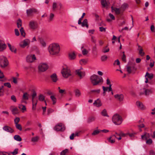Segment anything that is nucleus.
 Returning a JSON list of instances; mask_svg holds the SVG:
<instances>
[{
    "label": "nucleus",
    "mask_w": 155,
    "mask_h": 155,
    "mask_svg": "<svg viewBox=\"0 0 155 155\" xmlns=\"http://www.w3.org/2000/svg\"><path fill=\"white\" fill-rule=\"evenodd\" d=\"M60 50V46L58 43H52L50 45L48 48L49 51L52 55L57 54L59 53Z\"/></svg>",
    "instance_id": "obj_1"
},
{
    "label": "nucleus",
    "mask_w": 155,
    "mask_h": 155,
    "mask_svg": "<svg viewBox=\"0 0 155 155\" xmlns=\"http://www.w3.org/2000/svg\"><path fill=\"white\" fill-rule=\"evenodd\" d=\"M91 83L94 86L98 85L100 83L103 82V79L101 77H99L96 75H93L90 77Z\"/></svg>",
    "instance_id": "obj_2"
},
{
    "label": "nucleus",
    "mask_w": 155,
    "mask_h": 155,
    "mask_svg": "<svg viewBox=\"0 0 155 155\" xmlns=\"http://www.w3.org/2000/svg\"><path fill=\"white\" fill-rule=\"evenodd\" d=\"M112 120L113 123L116 125H120L122 122L121 117L117 114H115L113 115Z\"/></svg>",
    "instance_id": "obj_3"
},
{
    "label": "nucleus",
    "mask_w": 155,
    "mask_h": 155,
    "mask_svg": "<svg viewBox=\"0 0 155 155\" xmlns=\"http://www.w3.org/2000/svg\"><path fill=\"white\" fill-rule=\"evenodd\" d=\"M130 65L129 66L127 65L126 66L127 70L129 74H130L132 72H133L134 73H135V71L136 70V68L135 67V63H129Z\"/></svg>",
    "instance_id": "obj_4"
},
{
    "label": "nucleus",
    "mask_w": 155,
    "mask_h": 155,
    "mask_svg": "<svg viewBox=\"0 0 155 155\" xmlns=\"http://www.w3.org/2000/svg\"><path fill=\"white\" fill-rule=\"evenodd\" d=\"M8 62L7 59L5 56H0V66L2 68L6 67L8 65Z\"/></svg>",
    "instance_id": "obj_5"
},
{
    "label": "nucleus",
    "mask_w": 155,
    "mask_h": 155,
    "mask_svg": "<svg viewBox=\"0 0 155 155\" xmlns=\"http://www.w3.org/2000/svg\"><path fill=\"white\" fill-rule=\"evenodd\" d=\"M61 72L63 77L65 78H67L71 75L70 69L67 67L64 68Z\"/></svg>",
    "instance_id": "obj_6"
},
{
    "label": "nucleus",
    "mask_w": 155,
    "mask_h": 155,
    "mask_svg": "<svg viewBox=\"0 0 155 155\" xmlns=\"http://www.w3.org/2000/svg\"><path fill=\"white\" fill-rule=\"evenodd\" d=\"M39 70L41 72L46 71L48 68L47 64L45 63H41L38 67Z\"/></svg>",
    "instance_id": "obj_7"
},
{
    "label": "nucleus",
    "mask_w": 155,
    "mask_h": 155,
    "mask_svg": "<svg viewBox=\"0 0 155 155\" xmlns=\"http://www.w3.org/2000/svg\"><path fill=\"white\" fill-rule=\"evenodd\" d=\"M29 26L31 29H35L37 28L38 24L36 21H31L29 23Z\"/></svg>",
    "instance_id": "obj_8"
},
{
    "label": "nucleus",
    "mask_w": 155,
    "mask_h": 155,
    "mask_svg": "<svg viewBox=\"0 0 155 155\" xmlns=\"http://www.w3.org/2000/svg\"><path fill=\"white\" fill-rule=\"evenodd\" d=\"M54 129L57 131H62L65 130V128L61 124H60L55 126Z\"/></svg>",
    "instance_id": "obj_9"
},
{
    "label": "nucleus",
    "mask_w": 155,
    "mask_h": 155,
    "mask_svg": "<svg viewBox=\"0 0 155 155\" xmlns=\"http://www.w3.org/2000/svg\"><path fill=\"white\" fill-rule=\"evenodd\" d=\"M26 59L27 62H32L36 59V58L34 54H31L28 55Z\"/></svg>",
    "instance_id": "obj_10"
},
{
    "label": "nucleus",
    "mask_w": 155,
    "mask_h": 155,
    "mask_svg": "<svg viewBox=\"0 0 155 155\" xmlns=\"http://www.w3.org/2000/svg\"><path fill=\"white\" fill-rule=\"evenodd\" d=\"M37 12L36 9L34 8H31L26 10V13L28 16H31L33 15V14L36 13Z\"/></svg>",
    "instance_id": "obj_11"
},
{
    "label": "nucleus",
    "mask_w": 155,
    "mask_h": 155,
    "mask_svg": "<svg viewBox=\"0 0 155 155\" xmlns=\"http://www.w3.org/2000/svg\"><path fill=\"white\" fill-rule=\"evenodd\" d=\"M30 42L29 39H25L23 41L22 43L20 44V46L22 48H24L30 44Z\"/></svg>",
    "instance_id": "obj_12"
},
{
    "label": "nucleus",
    "mask_w": 155,
    "mask_h": 155,
    "mask_svg": "<svg viewBox=\"0 0 155 155\" xmlns=\"http://www.w3.org/2000/svg\"><path fill=\"white\" fill-rule=\"evenodd\" d=\"M82 69V68H81L79 69L76 71V74L80 77L81 78H82L85 75V72L81 70Z\"/></svg>",
    "instance_id": "obj_13"
},
{
    "label": "nucleus",
    "mask_w": 155,
    "mask_h": 155,
    "mask_svg": "<svg viewBox=\"0 0 155 155\" xmlns=\"http://www.w3.org/2000/svg\"><path fill=\"white\" fill-rule=\"evenodd\" d=\"M3 130L10 133H12L14 131V129L7 125L4 126L3 127Z\"/></svg>",
    "instance_id": "obj_14"
},
{
    "label": "nucleus",
    "mask_w": 155,
    "mask_h": 155,
    "mask_svg": "<svg viewBox=\"0 0 155 155\" xmlns=\"http://www.w3.org/2000/svg\"><path fill=\"white\" fill-rule=\"evenodd\" d=\"M114 97L116 99L120 102L123 101L124 99V96L122 94H115Z\"/></svg>",
    "instance_id": "obj_15"
},
{
    "label": "nucleus",
    "mask_w": 155,
    "mask_h": 155,
    "mask_svg": "<svg viewBox=\"0 0 155 155\" xmlns=\"http://www.w3.org/2000/svg\"><path fill=\"white\" fill-rule=\"evenodd\" d=\"M10 109L12 114L14 115L18 114L19 113L18 109L16 107H14L13 106H11L10 107Z\"/></svg>",
    "instance_id": "obj_16"
},
{
    "label": "nucleus",
    "mask_w": 155,
    "mask_h": 155,
    "mask_svg": "<svg viewBox=\"0 0 155 155\" xmlns=\"http://www.w3.org/2000/svg\"><path fill=\"white\" fill-rule=\"evenodd\" d=\"M6 48V45L4 41L0 40V51H2Z\"/></svg>",
    "instance_id": "obj_17"
},
{
    "label": "nucleus",
    "mask_w": 155,
    "mask_h": 155,
    "mask_svg": "<svg viewBox=\"0 0 155 155\" xmlns=\"http://www.w3.org/2000/svg\"><path fill=\"white\" fill-rule=\"evenodd\" d=\"M112 11V12H114L116 15H119L120 14L121 11L119 8L115 7H113V6L111 7Z\"/></svg>",
    "instance_id": "obj_18"
},
{
    "label": "nucleus",
    "mask_w": 155,
    "mask_h": 155,
    "mask_svg": "<svg viewBox=\"0 0 155 155\" xmlns=\"http://www.w3.org/2000/svg\"><path fill=\"white\" fill-rule=\"evenodd\" d=\"M136 105L138 108L140 109L143 110L145 108L143 104L139 101H137L136 102Z\"/></svg>",
    "instance_id": "obj_19"
},
{
    "label": "nucleus",
    "mask_w": 155,
    "mask_h": 155,
    "mask_svg": "<svg viewBox=\"0 0 155 155\" xmlns=\"http://www.w3.org/2000/svg\"><path fill=\"white\" fill-rule=\"evenodd\" d=\"M52 81L54 82H56L58 80L57 76L55 73H54L50 76Z\"/></svg>",
    "instance_id": "obj_20"
},
{
    "label": "nucleus",
    "mask_w": 155,
    "mask_h": 155,
    "mask_svg": "<svg viewBox=\"0 0 155 155\" xmlns=\"http://www.w3.org/2000/svg\"><path fill=\"white\" fill-rule=\"evenodd\" d=\"M38 40L42 47L44 48L46 46V43L43 38H39Z\"/></svg>",
    "instance_id": "obj_21"
},
{
    "label": "nucleus",
    "mask_w": 155,
    "mask_h": 155,
    "mask_svg": "<svg viewBox=\"0 0 155 155\" xmlns=\"http://www.w3.org/2000/svg\"><path fill=\"white\" fill-rule=\"evenodd\" d=\"M94 104L97 107H100L102 105V103L99 99H97L94 103Z\"/></svg>",
    "instance_id": "obj_22"
},
{
    "label": "nucleus",
    "mask_w": 155,
    "mask_h": 155,
    "mask_svg": "<svg viewBox=\"0 0 155 155\" xmlns=\"http://www.w3.org/2000/svg\"><path fill=\"white\" fill-rule=\"evenodd\" d=\"M68 58L70 60H74L76 58V55L74 52H70L68 54Z\"/></svg>",
    "instance_id": "obj_23"
},
{
    "label": "nucleus",
    "mask_w": 155,
    "mask_h": 155,
    "mask_svg": "<svg viewBox=\"0 0 155 155\" xmlns=\"http://www.w3.org/2000/svg\"><path fill=\"white\" fill-rule=\"evenodd\" d=\"M111 85H112L111 84H110L109 87H105L104 86L102 87L103 89V91H112V89L111 88Z\"/></svg>",
    "instance_id": "obj_24"
},
{
    "label": "nucleus",
    "mask_w": 155,
    "mask_h": 155,
    "mask_svg": "<svg viewBox=\"0 0 155 155\" xmlns=\"http://www.w3.org/2000/svg\"><path fill=\"white\" fill-rule=\"evenodd\" d=\"M138 45V48L137 49V50L139 51V54L141 56H143L145 54V53L143 51V49L140 46L138 45Z\"/></svg>",
    "instance_id": "obj_25"
},
{
    "label": "nucleus",
    "mask_w": 155,
    "mask_h": 155,
    "mask_svg": "<svg viewBox=\"0 0 155 155\" xmlns=\"http://www.w3.org/2000/svg\"><path fill=\"white\" fill-rule=\"evenodd\" d=\"M150 137V134L149 133H145L144 135L141 136V138L143 140H147Z\"/></svg>",
    "instance_id": "obj_26"
},
{
    "label": "nucleus",
    "mask_w": 155,
    "mask_h": 155,
    "mask_svg": "<svg viewBox=\"0 0 155 155\" xmlns=\"http://www.w3.org/2000/svg\"><path fill=\"white\" fill-rule=\"evenodd\" d=\"M8 45L10 50L11 51L16 53V48L14 46H12L9 43H8Z\"/></svg>",
    "instance_id": "obj_27"
},
{
    "label": "nucleus",
    "mask_w": 155,
    "mask_h": 155,
    "mask_svg": "<svg viewBox=\"0 0 155 155\" xmlns=\"http://www.w3.org/2000/svg\"><path fill=\"white\" fill-rule=\"evenodd\" d=\"M81 26L83 27L85 26L87 28H88V25L87 24V19H85L81 24Z\"/></svg>",
    "instance_id": "obj_28"
},
{
    "label": "nucleus",
    "mask_w": 155,
    "mask_h": 155,
    "mask_svg": "<svg viewBox=\"0 0 155 155\" xmlns=\"http://www.w3.org/2000/svg\"><path fill=\"white\" fill-rule=\"evenodd\" d=\"M74 92L75 93V96L76 97H79L81 95V92L78 89H76L74 90Z\"/></svg>",
    "instance_id": "obj_29"
},
{
    "label": "nucleus",
    "mask_w": 155,
    "mask_h": 155,
    "mask_svg": "<svg viewBox=\"0 0 155 155\" xmlns=\"http://www.w3.org/2000/svg\"><path fill=\"white\" fill-rule=\"evenodd\" d=\"M95 118L93 116H91L89 117L87 120V122L88 123H91L92 122L94 121Z\"/></svg>",
    "instance_id": "obj_30"
},
{
    "label": "nucleus",
    "mask_w": 155,
    "mask_h": 155,
    "mask_svg": "<svg viewBox=\"0 0 155 155\" xmlns=\"http://www.w3.org/2000/svg\"><path fill=\"white\" fill-rule=\"evenodd\" d=\"M101 4L103 7H107L108 5L106 0H101Z\"/></svg>",
    "instance_id": "obj_31"
},
{
    "label": "nucleus",
    "mask_w": 155,
    "mask_h": 155,
    "mask_svg": "<svg viewBox=\"0 0 155 155\" xmlns=\"http://www.w3.org/2000/svg\"><path fill=\"white\" fill-rule=\"evenodd\" d=\"M128 7V5L125 3L123 4L120 7L121 10H122L123 11L125 10V9Z\"/></svg>",
    "instance_id": "obj_32"
},
{
    "label": "nucleus",
    "mask_w": 155,
    "mask_h": 155,
    "mask_svg": "<svg viewBox=\"0 0 155 155\" xmlns=\"http://www.w3.org/2000/svg\"><path fill=\"white\" fill-rule=\"evenodd\" d=\"M14 138L15 140L18 141H21L22 140L21 137L19 135H15L14 136Z\"/></svg>",
    "instance_id": "obj_33"
},
{
    "label": "nucleus",
    "mask_w": 155,
    "mask_h": 155,
    "mask_svg": "<svg viewBox=\"0 0 155 155\" xmlns=\"http://www.w3.org/2000/svg\"><path fill=\"white\" fill-rule=\"evenodd\" d=\"M113 137H112V135L108 139V141L112 143H114L115 142V139L114 138H113Z\"/></svg>",
    "instance_id": "obj_34"
},
{
    "label": "nucleus",
    "mask_w": 155,
    "mask_h": 155,
    "mask_svg": "<svg viewBox=\"0 0 155 155\" xmlns=\"http://www.w3.org/2000/svg\"><path fill=\"white\" fill-rule=\"evenodd\" d=\"M45 97L42 94H41L38 96V100L40 101H45Z\"/></svg>",
    "instance_id": "obj_35"
},
{
    "label": "nucleus",
    "mask_w": 155,
    "mask_h": 155,
    "mask_svg": "<svg viewBox=\"0 0 155 155\" xmlns=\"http://www.w3.org/2000/svg\"><path fill=\"white\" fill-rule=\"evenodd\" d=\"M28 94L27 93H25L23 94L22 98L25 100H28Z\"/></svg>",
    "instance_id": "obj_36"
},
{
    "label": "nucleus",
    "mask_w": 155,
    "mask_h": 155,
    "mask_svg": "<svg viewBox=\"0 0 155 155\" xmlns=\"http://www.w3.org/2000/svg\"><path fill=\"white\" fill-rule=\"evenodd\" d=\"M147 76V77L150 79H151L153 78V74H150L148 72H147L146 73L145 77Z\"/></svg>",
    "instance_id": "obj_37"
},
{
    "label": "nucleus",
    "mask_w": 155,
    "mask_h": 155,
    "mask_svg": "<svg viewBox=\"0 0 155 155\" xmlns=\"http://www.w3.org/2000/svg\"><path fill=\"white\" fill-rule=\"evenodd\" d=\"M39 137L38 136H36L32 138L31 141L33 142H37L38 140Z\"/></svg>",
    "instance_id": "obj_38"
},
{
    "label": "nucleus",
    "mask_w": 155,
    "mask_h": 155,
    "mask_svg": "<svg viewBox=\"0 0 155 155\" xmlns=\"http://www.w3.org/2000/svg\"><path fill=\"white\" fill-rule=\"evenodd\" d=\"M50 98L53 101V104H54L56 102V98L54 96H51L50 97Z\"/></svg>",
    "instance_id": "obj_39"
},
{
    "label": "nucleus",
    "mask_w": 155,
    "mask_h": 155,
    "mask_svg": "<svg viewBox=\"0 0 155 155\" xmlns=\"http://www.w3.org/2000/svg\"><path fill=\"white\" fill-rule=\"evenodd\" d=\"M57 8V4L56 2H54L52 5V10L55 11Z\"/></svg>",
    "instance_id": "obj_40"
},
{
    "label": "nucleus",
    "mask_w": 155,
    "mask_h": 155,
    "mask_svg": "<svg viewBox=\"0 0 155 155\" xmlns=\"http://www.w3.org/2000/svg\"><path fill=\"white\" fill-rule=\"evenodd\" d=\"M101 114L102 115L104 116L108 117L107 113V111L105 109H104L103 110Z\"/></svg>",
    "instance_id": "obj_41"
},
{
    "label": "nucleus",
    "mask_w": 155,
    "mask_h": 155,
    "mask_svg": "<svg viewBox=\"0 0 155 155\" xmlns=\"http://www.w3.org/2000/svg\"><path fill=\"white\" fill-rule=\"evenodd\" d=\"M15 126L16 128L19 130L20 131H21L22 129V127L21 124H15Z\"/></svg>",
    "instance_id": "obj_42"
},
{
    "label": "nucleus",
    "mask_w": 155,
    "mask_h": 155,
    "mask_svg": "<svg viewBox=\"0 0 155 155\" xmlns=\"http://www.w3.org/2000/svg\"><path fill=\"white\" fill-rule=\"evenodd\" d=\"M151 91L150 89L145 90L144 91L145 94L147 96L150 93H151Z\"/></svg>",
    "instance_id": "obj_43"
},
{
    "label": "nucleus",
    "mask_w": 155,
    "mask_h": 155,
    "mask_svg": "<svg viewBox=\"0 0 155 155\" xmlns=\"http://www.w3.org/2000/svg\"><path fill=\"white\" fill-rule=\"evenodd\" d=\"M109 51V48L107 47V46H106L104 47L102 50V51L104 53H106L108 52Z\"/></svg>",
    "instance_id": "obj_44"
},
{
    "label": "nucleus",
    "mask_w": 155,
    "mask_h": 155,
    "mask_svg": "<svg viewBox=\"0 0 155 155\" xmlns=\"http://www.w3.org/2000/svg\"><path fill=\"white\" fill-rule=\"evenodd\" d=\"M107 56L104 55L101 56V61H106L107 59Z\"/></svg>",
    "instance_id": "obj_45"
},
{
    "label": "nucleus",
    "mask_w": 155,
    "mask_h": 155,
    "mask_svg": "<svg viewBox=\"0 0 155 155\" xmlns=\"http://www.w3.org/2000/svg\"><path fill=\"white\" fill-rule=\"evenodd\" d=\"M21 21L20 19H18L17 23V25L18 27V28H19L20 27H21Z\"/></svg>",
    "instance_id": "obj_46"
},
{
    "label": "nucleus",
    "mask_w": 155,
    "mask_h": 155,
    "mask_svg": "<svg viewBox=\"0 0 155 155\" xmlns=\"http://www.w3.org/2000/svg\"><path fill=\"white\" fill-rule=\"evenodd\" d=\"M20 31L21 32V35L23 37H25V33L24 32L23 28L21 27L20 29Z\"/></svg>",
    "instance_id": "obj_47"
},
{
    "label": "nucleus",
    "mask_w": 155,
    "mask_h": 155,
    "mask_svg": "<svg viewBox=\"0 0 155 155\" xmlns=\"http://www.w3.org/2000/svg\"><path fill=\"white\" fill-rule=\"evenodd\" d=\"M101 132L100 130H94L93 132L92 133V135H96L98 134L100 132Z\"/></svg>",
    "instance_id": "obj_48"
},
{
    "label": "nucleus",
    "mask_w": 155,
    "mask_h": 155,
    "mask_svg": "<svg viewBox=\"0 0 155 155\" xmlns=\"http://www.w3.org/2000/svg\"><path fill=\"white\" fill-rule=\"evenodd\" d=\"M37 95V93H36L34 91L33 92V93L32 95V102H33V101H34V100L35 97Z\"/></svg>",
    "instance_id": "obj_49"
},
{
    "label": "nucleus",
    "mask_w": 155,
    "mask_h": 155,
    "mask_svg": "<svg viewBox=\"0 0 155 155\" xmlns=\"http://www.w3.org/2000/svg\"><path fill=\"white\" fill-rule=\"evenodd\" d=\"M20 119L19 117H16L14 120V123L15 124H18V123L20 121Z\"/></svg>",
    "instance_id": "obj_50"
},
{
    "label": "nucleus",
    "mask_w": 155,
    "mask_h": 155,
    "mask_svg": "<svg viewBox=\"0 0 155 155\" xmlns=\"http://www.w3.org/2000/svg\"><path fill=\"white\" fill-rule=\"evenodd\" d=\"M68 151V149H65L64 150H63L60 153V155H65L66 153H67Z\"/></svg>",
    "instance_id": "obj_51"
},
{
    "label": "nucleus",
    "mask_w": 155,
    "mask_h": 155,
    "mask_svg": "<svg viewBox=\"0 0 155 155\" xmlns=\"http://www.w3.org/2000/svg\"><path fill=\"white\" fill-rule=\"evenodd\" d=\"M18 148L15 149L13 152L11 153V154H12L13 155H15L18 154Z\"/></svg>",
    "instance_id": "obj_52"
},
{
    "label": "nucleus",
    "mask_w": 155,
    "mask_h": 155,
    "mask_svg": "<svg viewBox=\"0 0 155 155\" xmlns=\"http://www.w3.org/2000/svg\"><path fill=\"white\" fill-rule=\"evenodd\" d=\"M19 108L23 110H25L26 109L25 106L24 105H19Z\"/></svg>",
    "instance_id": "obj_53"
},
{
    "label": "nucleus",
    "mask_w": 155,
    "mask_h": 155,
    "mask_svg": "<svg viewBox=\"0 0 155 155\" xmlns=\"http://www.w3.org/2000/svg\"><path fill=\"white\" fill-rule=\"evenodd\" d=\"M80 62L81 64H85L87 62L84 59H82L80 60Z\"/></svg>",
    "instance_id": "obj_54"
},
{
    "label": "nucleus",
    "mask_w": 155,
    "mask_h": 155,
    "mask_svg": "<svg viewBox=\"0 0 155 155\" xmlns=\"http://www.w3.org/2000/svg\"><path fill=\"white\" fill-rule=\"evenodd\" d=\"M152 140L151 139H148L147 140L146 143L148 144H150L152 143Z\"/></svg>",
    "instance_id": "obj_55"
},
{
    "label": "nucleus",
    "mask_w": 155,
    "mask_h": 155,
    "mask_svg": "<svg viewBox=\"0 0 155 155\" xmlns=\"http://www.w3.org/2000/svg\"><path fill=\"white\" fill-rule=\"evenodd\" d=\"M91 40L92 42L94 43H95L96 42V39L95 37L93 36H91Z\"/></svg>",
    "instance_id": "obj_56"
},
{
    "label": "nucleus",
    "mask_w": 155,
    "mask_h": 155,
    "mask_svg": "<svg viewBox=\"0 0 155 155\" xmlns=\"http://www.w3.org/2000/svg\"><path fill=\"white\" fill-rule=\"evenodd\" d=\"M12 79L13 80V82L14 83L17 84L18 83L17 79L18 78H17L13 77Z\"/></svg>",
    "instance_id": "obj_57"
},
{
    "label": "nucleus",
    "mask_w": 155,
    "mask_h": 155,
    "mask_svg": "<svg viewBox=\"0 0 155 155\" xmlns=\"http://www.w3.org/2000/svg\"><path fill=\"white\" fill-rule=\"evenodd\" d=\"M88 53V51L85 49H84L82 50V53L84 55H86Z\"/></svg>",
    "instance_id": "obj_58"
},
{
    "label": "nucleus",
    "mask_w": 155,
    "mask_h": 155,
    "mask_svg": "<svg viewBox=\"0 0 155 155\" xmlns=\"http://www.w3.org/2000/svg\"><path fill=\"white\" fill-rule=\"evenodd\" d=\"M4 85L5 86L7 87L8 88H10L11 87V85L10 83H5L4 84Z\"/></svg>",
    "instance_id": "obj_59"
},
{
    "label": "nucleus",
    "mask_w": 155,
    "mask_h": 155,
    "mask_svg": "<svg viewBox=\"0 0 155 155\" xmlns=\"http://www.w3.org/2000/svg\"><path fill=\"white\" fill-rule=\"evenodd\" d=\"M11 99L14 102H16V97L14 95H12L11 96Z\"/></svg>",
    "instance_id": "obj_60"
},
{
    "label": "nucleus",
    "mask_w": 155,
    "mask_h": 155,
    "mask_svg": "<svg viewBox=\"0 0 155 155\" xmlns=\"http://www.w3.org/2000/svg\"><path fill=\"white\" fill-rule=\"evenodd\" d=\"M54 17V15L53 13H51L50 15L49 21H51L52 20Z\"/></svg>",
    "instance_id": "obj_61"
},
{
    "label": "nucleus",
    "mask_w": 155,
    "mask_h": 155,
    "mask_svg": "<svg viewBox=\"0 0 155 155\" xmlns=\"http://www.w3.org/2000/svg\"><path fill=\"white\" fill-rule=\"evenodd\" d=\"M15 34L16 36H18L19 35L20 33L18 30L17 29H15Z\"/></svg>",
    "instance_id": "obj_62"
},
{
    "label": "nucleus",
    "mask_w": 155,
    "mask_h": 155,
    "mask_svg": "<svg viewBox=\"0 0 155 155\" xmlns=\"http://www.w3.org/2000/svg\"><path fill=\"white\" fill-rule=\"evenodd\" d=\"M122 61L124 62H126V56L125 55V54H124L123 55V56L122 57Z\"/></svg>",
    "instance_id": "obj_63"
},
{
    "label": "nucleus",
    "mask_w": 155,
    "mask_h": 155,
    "mask_svg": "<svg viewBox=\"0 0 155 155\" xmlns=\"http://www.w3.org/2000/svg\"><path fill=\"white\" fill-rule=\"evenodd\" d=\"M109 16L110 17V18L111 19L113 20H114L115 19V18L114 15L112 14L111 13H110L109 14Z\"/></svg>",
    "instance_id": "obj_64"
}]
</instances>
